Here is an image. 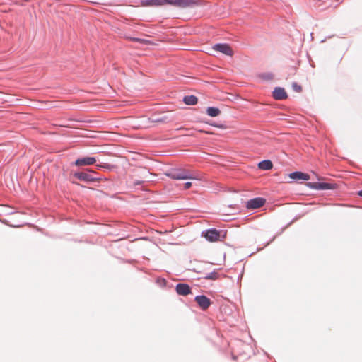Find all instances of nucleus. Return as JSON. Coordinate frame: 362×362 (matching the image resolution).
<instances>
[{
    "instance_id": "nucleus-1",
    "label": "nucleus",
    "mask_w": 362,
    "mask_h": 362,
    "mask_svg": "<svg viewBox=\"0 0 362 362\" xmlns=\"http://www.w3.org/2000/svg\"><path fill=\"white\" fill-rule=\"evenodd\" d=\"M142 6H160L169 4L180 8L195 7L201 5V0H141Z\"/></svg>"
},
{
    "instance_id": "nucleus-2",
    "label": "nucleus",
    "mask_w": 362,
    "mask_h": 362,
    "mask_svg": "<svg viewBox=\"0 0 362 362\" xmlns=\"http://www.w3.org/2000/svg\"><path fill=\"white\" fill-rule=\"evenodd\" d=\"M165 175L173 180H197L202 179V175L186 169H173L166 173Z\"/></svg>"
},
{
    "instance_id": "nucleus-3",
    "label": "nucleus",
    "mask_w": 362,
    "mask_h": 362,
    "mask_svg": "<svg viewBox=\"0 0 362 362\" xmlns=\"http://www.w3.org/2000/svg\"><path fill=\"white\" fill-rule=\"evenodd\" d=\"M308 186L312 189L318 190L332 189L336 187L335 184L326 182H310L308 183Z\"/></svg>"
},
{
    "instance_id": "nucleus-4",
    "label": "nucleus",
    "mask_w": 362,
    "mask_h": 362,
    "mask_svg": "<svg viewBox=\"0 0 362 362\" xmlns=\"http://www.w3.org/2000/svg\"><path fill=\"white\" fill-rule=\"evenodd\" d=\"M265 204V199L262 197H257L249 200L246 206L249 209H256L262 207Z\"/></svg>"
},
{
    "instance_id": "nucleus-5",
    "label": "nucleus",
    "mask_w": 362,
    "mask_h": 362,
    "mask_svg": "<svg viewBox=\"0 0 362 362\" xmlns=\"http://www.w3.org/2000/svg\"><path fill=\"white\" fill-rule=\"evenodd\" d=\"M213 49L228 56H232L233 51L228 44H216Z\"/></svg>"
},
{
    "instance_id": "nucleus-6",
    "label": "nucleus",
    "mask_w": 362,
    "mask_h": 362,
    "mask_svg": "<svg viewBox=\"0 0 362 362\" xmlns=\"http://www.w3.org/2000/svg\"><path fill=\"white\" fill-rule=\"evenodd\" d=\"M195 301L204 310H206L211 304V300L204 295L196 296Z\"/></svg>"
},
{
    "instance_id": "nucleus-7",
    "label": "nucleus",
    "mask_w": 362,
    "mask_h": 362,
    "mask_svg": "<svg viewBox=\"0 0 362 362\" xmlns=\"http://www.w3.org/2000/svg\"><path fill=\"white\" fill-rule=\"evenodd\" d=\"M74 176L80 180L88 182L99 181V179L93 177L90 174L83 172L75 173Z\"/></svg>"
},
{
    "instance_id": "nucleus-8",
    "label": "nucleus",
    "mask_w": 362,
    "mask_h": 362,
    "mask_svg": "<svg viewBox=\"0 0 362 362\" xmlns=\"http://www.w3.org/2000/svg\"><path fill=\"white\" fill-rule=\"evenodd\" d=\"M95 162L96 159L94 157H85L76 160L74 165L76 166L91 165L95 164Z\"/></svg>"
},
{
    "instance_id": "nucleus-9",
    "label": "nucleus",
    "mask_w": 362,
    "mask_h": 362,
    "mask_svg": "<svg viewBox=\"0 0 362 362\" xmlns=\"http://www.w3.org/2000/svg\"><path fill=\"white\" fill-rule=\"evenodd\" d=\"M204 236L208 240L214 242L219 240L220 233L216 229H210L205 233Z\"/></svg>"
},
{
    "instance_id": "nucleus-10",
    "label": "nucleus",
    "mask_w": 362,
    "mask_h": 362,
    "mask_svg": "<svg viewBox=\"0 0 362 362\" xmlns=\"http://www.w3.org/2000/svg\"><path fill=\"white\" fill-rule=\"evenodd\" d=\"M272 95L274 98L276 100H284L287 98L288 97V95L285 91L284 88L280 87L276 88L274 90Z\"/></svg>"
},
{
    "instance_id": "nucleus-11",
    "label": "nucleus",
    "mask_w": 362,
    "mask_h": 362,
    "mask_svg": "<svg viewBox=\"0 0 362 362\" xmlns=\"http://www.w3.org/2000/svg\"><path fill=\"white\" fill-rule=\"evenodd\" d=\"M176 291L179 295L187 296L191 293V288L187 284H178L176 286Z\"/></svg>"
},
{
    "instance_id": "nucleus-12",
    "label": "nucleus",
    "mask_w": 362,
    "mask_h": 362,
    "mask_svg": "<svg viewBox=\"0 0 362 362\" xmlns=\"http://www.w3.org/2000/svg\"><path fill=\"white\" fill-rule=\"evenodd\" d=\"M289 177L293 180H308L310 179V176L302 172H294L289 174Z\"/></svg>"
},
{
    "instance_id": "nucleus-13",
    "label": "nucleus",
    "mask_w": 362,
    "mask_h": 362,
    "mask_svg": "<svg viewBox=\"0 0 362 362\" xmlns=\"http://www.w3.org/2000/svg\"><path fill=\"white\" fill-rule=\"evenodd\" d=\"M258 167L261 170H270L272 168L273 164H272V161H270L269 160H263V161H261L260 163H259Z\"/></svg>"
},
{
    "instance_id": "nucleus-14",
    "label": "nucleus",
    "mask_w": 362,
    "mask_h": 362,
    "mask_svg": "<svg viewBox=\"0 0 362 362\" xmlns=\"http://www.w3.org/2000/svg\"><path fill=\"white\" fill-rule=\"evenodd\" d=\"M127 40L132 42H137L144 45H156V43L152 42L151 41L143 39V38H137V37H126Z\"/></svg>"
},
{
    "instance_id": "nucleus-15",
    "label": "nucleus",
    "mask_w": 362,
    "mask_h": 362,
    "mask_svg": "<svg viewBox=\"0 0 362 362\" xmlns=\"http://www.w3.org/2000/svg\"><path fill=\"white\" fill-rule=\"evenodd\" d=\"M184 103L188 105H193L197 103L198 99L194 95H187L183 99Z\"/></svg>"
},
{
    "instance_id": "nucleus-16",
    "label": "nucleus",
    "mask_w": 362,
    "mask_h": 362,
    "mask_svg": "<svg viewBox=\"0 0 362 362\" xmlns=\"http://www.w3.org/2000/svg\"><path fill=\"white\" fill-rule=\"evenodd\" d=\"M206 113L211 117H217L220 115L221 111L217 107H209L206 109Z\"/></svg>"
},
{
    "instance_id": "nucleus-17",
    "label": "nucleus",
    "mask_w": 362,
    "mask_h": 362,
    "mask_svg": "<svg viewBox=\"0 0 362 362\" xmlns=\"http://www.w3.org/2000/svg\"><path fill=\"white\" fill-rule=\"evenodd\" d=\"M259 77L265 81H272L274 79V74L272 73H264L259 74Z\"/></svg>"
},
{
    "instance_id": "nucleus-18",
    "label": "nucleus",
    "mask_w": 362,
    "mask_h": 362,
    "mask_svg": "<svg viewBox=\"0 0 362 362\" xmlns=\"http://www.w3.org/2000/svg\"><path fill=\"white\" fill-rule=\"evenodd\" d=\"M218 277V275L217 274V272H211L210 274H208L206 275V276L204 277L206 279H211V280H216L217 279Z\"/></svg>"
},
{
    "instance_id": "nucleus-19",
    "label": "nucleus",
    "mask_w": 362,
    "mask_h": 362,
    "mask_svg": "<svg viewBox=\"0 0 362 362\" xmlns=\"http://www.w3.org/2000/svg\"><path fill=\"white\" fill-rule=\"evenodd\" d=\"M293 88L294 90H296V92H300L302 90V87L297 84L296 83H293Z\"/></svg>"
},
{
    "instance_id": "nucleus-20",
    "label": "nucleus",
    "mask_w": 362,
    "mask_h": 362,
    "mask_svg": "<svg viewBox=\"0 0 362 362\" xmlns=\"http://www.w3.org/2000/svg\"><path fill=\"white\" fill-rule=\"evenodd\" d=\"M192 187V182H187L184 184V189H187Z\"/></svg>"
},
{
    "instance_id": "nucleus-21",
    "label": "nucleus",
    "mask_w": 362,
    "mask_h": 362,
    "mask_svg": "<svg viewBox=\"0 0 362 362\" xmlns=\"http://www.w3.org/2000/svg\"><path fill=\"white\" fill-rule=\"evenodd\" d=\"M98 166L100 167V168H110V165H108V164L100 165H98Z\"/></svg>"
},
{
    "instance_id": "nucleus-22",
    "label": "nucleus",
    "mask_w": 362,
    "mask_h": 362,
    "mask_svg": "<svg viewBox=\"0 0 362 362\" xmlns=\"http://www.w3.org/2000/svg\"><path fill=\"white\" fill-rule=\"evenodd\" d=\"M141 183V182L137 181V182H134V185H140Z\"/></svg>"
},
{
    "instance_id": "nucleus-23",
    "label": "nucleus",
    "mask_w": 362,
    "mask_h": 362,
    "mask_svg": "<svg viewBox=\"0 0 362 362\" xmlns=\"http://www.w3.org/2000/svg\"><path fill=\"white\" fill-rule=\"evenodd\" d=\"M358 194L359 196L362 197V190L359 191V192H358Z\"/></svg>"
},
{
    "instance_id": "nucleus-24",
    "label": "nucleus",
    "mask_w": 362,
    "mask_h": 362,
    "mask_svg": "<svg viewBox=\"0 0 362 362\" xmlns=\"http://www.w3.org/2000/svg\"><path fill=\"white\" fill-rule=\"evenodd\" d=\"M88 171H89V172H90V173H95V172H94V171H93V170H88Z\"/></svg>"
}]
</instances>
